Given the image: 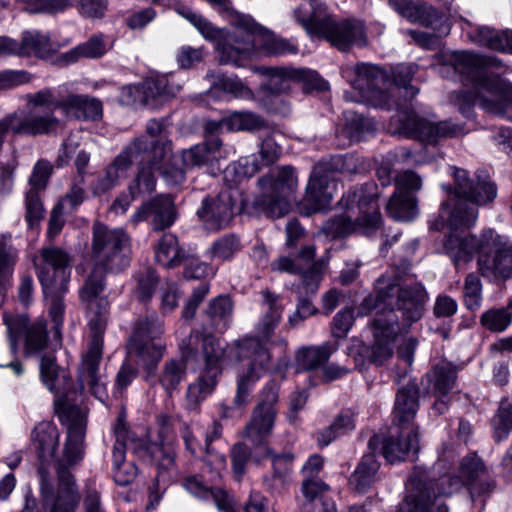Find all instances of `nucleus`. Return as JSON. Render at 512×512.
<instances>
[{"mask_svg": "<svg viewBox=\"0 0 512 512\" xmlns=\"http://www.w3.org/2000/svg\"><path fill=\"white\" fill-rule=\"evenodd\" d=\"M163 333V323L156 317L139 319L129 341V352L135 354L145 365H153L163 355L164 347L158 342Z\"/></svg>", "mask_w": 512, "mask_h": 512, "instance_id": "nucleus-14", "label": "nucleus"}, {"mask_svg": "<svg viewBox=\"0 0 512 512\" xmlns=\"http://www.w3.org/2000/svg\"><path fill=\"white\" fill-rule=\"evenodd\" d=\"M184 488L196 498L213 500L217 509L221 512H235V502L226 491L217 488H209L196 477H189L183 483Z\"/></svg>", "mask_w": 512, "mask_h": 512, "instance_id": "nucleus-28", "label": "nucleus"}, {"mask_svg": "<svg viewBox=\"0 0 512 512\" xmlns=\"http://www.w3.org/2000/svg\"><path fill=\"white\" fill-rule=\"evenodd\" d=\"M503 67L500 59L473 52H454L443 69L452 68L460 77L466 91L455 95L459 111L467 113L472 104L484 111L504 116L512 109V83L489 74V68Z\"/></svg>", "mask_w": 512, "mask_h": 512, "instance_id": "nucleus-4", "label": "nucleus"}, {"mask_svg": "<svg viewBox=\"0 0 512 512\" xmlns=\"http://www.w3.org/2000/svg\"><path fill=\"white\" fill-rule=\"evenodd\" d=\"M329 486L321 480L304 479L302 482L303 512H337L334 501L324 498Z\"/></svg>", "mask_w": 512, "mask_h": 512, "instance_id": "nucleus-26", "label": "nucleus"}, {"mask_svg": "<svg viewBox=\"0 0 512 512\" xmlns=\"http://www.w3.org/2000/svg\"><path fill=\"white\" fill-rule=\"evenodd\" d=\"M469 39L489 49L512 53V30L497 31L487 26L472 27Z\"/></svg>", "mask_w": 512, "mask_h": 512, "instance_id": "nucleus-29", "label": "nucleus"}, {"mask_svg": "<svg viewBox=\"0 0 512 512\" xmlns=\"http://www.w3.org/2000/svg\"><path fill=\"white\" fill-rule=\"evenodd\" d=\"M232 312L233 303L228 296L214 298L203 311L202 328L192 330L179 345L182 357L186 361L204 363L201 374L187 388L186 406L189 410H197L218 384L222 374L225 348L211 332L225 331L231 322Z\"/></svg>", "mask_w": 512, "mask_h": 512, "instance_id": "nucleus-3", "label": "nucleus"}, {"mask_svg": "<svg viewBox=\"0 0 512 512\" xmlns=\"http://www.w3.org/2000/svg\"><path fill=\"white\" fill-rule=\"evenodd\" d=\"M389 4L402 17L427 27H432L441 18L436 9L419 1L389 0Z\"/></svg>", "mask_w": 512, "mask_h": 512, "instance_id": "nucleus-27", "label": "nucleus"}, {"mask_svg": "<svg viewBox=\"0 0 512 512\" xmlns=\"http://www.w3.org/2000/svg\"><path fill=\"white\" fill-rule=\"evenodd\" d=\"M178 12L189 21L206 40L216 42V47L219 42L224 43L229 40V35H226L224 30L217 28L209 20L191 9L184 7L179 9Z\"/></svg>", "mask_w": 512, "mask_h": 512, "instance_id": "nucleus-41", "label": "nucleus"}, {"mask_svg": "<svg viewBox=\"0 0 512 512\" xmlns=\"http://www.w3.org/2000/svg\"><path fill=\"white\" fill-rule=\"evenodd\" d=\"M71 263L72 256L60 247L50 246L39 250L33 264L44 297L55 289L62 293L68 290Z\"/></svg>", "mask_w": 512, "mask_h": 512, "instance_id": "nucleus-13", "label": "nucleus"}, {"mask_svg": "<svg viewBox=\"0 0 512 512\" xmlns=\"http://www.w3.org/2000/svg\"><path fill=\"white\" fill-rule=\"evenodd\" d=\"M57 50L48 34L37 30L24 31L21 35V57L34 55L46 58Z\"/></svg>", "mask_w": 512, "mask_h": 512, "instance_id": "nucleus-32", "label": "nucleus"}, {"mask_svg": "<svg viewBox=\"0 0 512 512\" xmlns=\"http://www.w3.org/2000/svg\"><path fill=\"white\" fill-rule=\"evenodd\" d=\"M292 73L295 83L301 85L304 93L325 91L329 87L328 83L314 70L294 68V72Z\"/></svg>", "mask_w": 512, "mask_h": 512, "instance_id": "nucleus-50", "label": "nucleus"}, {"mask_svg": "<svg viewBox=\"0 0 512 512\" xmlns=\"http://www.w3.org/2000/svg\"><path fill=\"white\" fill-rule=\"evenodd\" d=\"M493 436L496 442L507 437L512 430V402L503 400L493 420Z\"/></svg>", "mask_w": 512, "mask_h": 512, "instance_id": "nucleus-52", "label": "nucleus"}, {"mask_svg": "<svg viewBox=\"0 0 512 512\" xmlns=\"http://www.w3.org/2000/svg\"><path fill=\"white\" fill-rule=\"evenodd\" d=\"M9 0H0L5 5ZM31 13H58L73 5L74 0H19Z\"/></svg>", "mask_w": 512, "mask_h": 512, "instance_id": "nucleus-51", "label": "nucleus"}, {"mask_svg": "<svg viewBox=\"0 0 512 512\" xmlns=\"http://www.w3.org/2000/svg\"><path fill=\"white\" fill-rule=\"evenodd\" d=\"M345 160L343 156H335L330 161H322L314 166L305 196L300 203V209L306 215L326 209L330 205L336 188L334 174L345 170Z\"/></svg>", "mask_w": 512, "mask_h": 512, "instance_id": "nucleus-11", "label": "nucleus"}, {"mask_svg": "<svg viewBox=\"0 0 512 512\" xmlns=\"http://www.w3.org/2000/svg\"><path fill=\"white\" fill-rule=\"evenodd\" d=\"M512 311L506 308L491 309L482 314L481 324L492 332H502L511 323Z\"/></svg>", "mask_w": 512, "mask_h": 512, "instance_id": "nucleus-53", "label": "nucleus"}, {"mask_svg": "<svg viewBox=\"0 0 512 512\" xmlns=\"http://www.w3.org/2000/svg\"><path fill=\"white\" fill-rule=\"evenodd\" d=\"M456 381V371L450 365H438L434 370V390L440 395H446Z\"/></svg>", "mask_w": 512, "mask_h": 512, "instance_id": "nucleus-57", "label": "nucleus"}, {"mask_svg": "<svg viewBox=\"0 0 512 512\" xmlns=\"http://www.w3.org/2000/svg\"><path fill=\"white\" fill-rule=\"evenodd\" d=\"M451 170L455 182L454 194L450 195L449 199L443 204H448L452 208L454 206V201L466 198V196L471 192L476 181L469 178L466 170L456 167L451 168Z\"/></svg>", "mask_w": 512, "mask_h": 512, "instance_id": "nucleus-55", "label": "nucleus"}, {"mask_svg": "<svg viewBox=\"0 0 512 512\" xmlns=\"http://www.w3.org/2000/svg\"><path fill=\"white\" fill-rule=\"evenodd\" d=\"M336 350L337 346L329 342L319 346L302 347L297 351L295 360L299 369L310 371L326 363Z\"/></svg>", "mask_w": 512, "mask_h": 512, "instance_id": "nucleus-34", "label": "nucleus"}, {"mask_svg": "<svg viewBox=\"0 0 512 512\" xmlns=\"http://www.w3.org/2000/svg\"><path fill=\"white\" fill-rule=\"evenodd\" d=\"M491 242L484 245L478 258V268L484 277L509 278L512 275V246L491 229Z\"/></svg>", "mask_w": 512, "mask_h": 512, "instance_id": "nucleus-16", "label": "nucleus"}, {"mask_svg": "<svg viewBox=\"0 0 512 512\" xmlns=\"http://www.w3.org/2000/svg\"><path fill=\"white\" fill-rule=\"evenodd\" d=\"M342 73L351 85L358 90L362 97L379 98L375 105L391 109L390 96L381 90L387 75L379 66L361 63L355 66H345Z\"/></svg>", "mask_w": 512, "mask_h": 512, "instance_id": "nucleus-15", "label": "nucleus"}, {"mask_svg": "<svg viewBox=\"0 0 512 512\" xmlns=\"http://www.w3.org/2000/svg\"><path fill=\"white\" fill-rule=\"evenodd\" d=\"M3 319L10 336V349L12 353H15L17 350L15 337L20 333L25 334V352L28 355L39 353L47 346L48 333L44 320H36L33 323H29L25 315L13 316L7 313L3 315Z\"/></svg>", "mask_w": 512, "mask_h": 512, "instance_id": "nucleus-17", "label": "nucleus"}, {"mask_svg": "<svg viewBox=\"0 0 512 512\" xmlns=\"http://www.w3.org/2000/svg\"><path fill=\"white\" fill-rule=\"evenodd\" d=\"M386 212L396 221L413 220L418 212L415 195L395 191L387 203Z\"/></svg>", "mask_w": 512, "mask_h": 512, "instance_id": "nucleus-38", "label": "nucleus"}, {"mask_svg": "<svg viewBox=\"0 0 512 512\" xmlns=\"http://www.w3.org/2000/svg\"><path fill=\"white\" fill-rule=\"evenodd\" d=\"M146 133L152 137L157 138L156 140L148 141L145 139L149 146L145 152L150 150L149 156H153L155 159L167 160L172 154L171 142L167 139V126L163 120L152 119L148 121L146 125Z\"/></svg>", "mask_w": 512, "mask_h": 512, "instance_id": "nucleus-35", "label": "nucleus"}, {"mask_svg": "<svg viewBox=\"0 0 512 512\" xmlns=\"http://www.w3.org/2000/svg\"><path fill=\"white\" fill-rule=\"evenodd\" d=\"M224 157L222 141L219 138L207 139L181 152L182 165L185 169L212 164Z\"/></svg>", "mask_w": 512, "mask_h": 512, "instance_id": "nucleus-25", "label": "nucleus"}, {"mask_svg": "<svg viewBox=\"0 0 512 512\" xmlns=\"http://www.w3.org/2000/svg\"><path fill=\"white\" fill-rule=\"evenodd\" d=\"M355 421L353 414L346 411L342 412L335 417L330 426L323 429L317 438L318 444L327 446L335 439L346 435L348 432L354 430Z\"/></svg>", "mask_w": 512, "mask_h": 512, "instance_id": "nucleus-42", "label": "nucleus"}, {"mask_svg": "<svg viewBox=\"0 0 512 512\" xmlns=\"http://www.w3.org/2000/svg\"><path fill=\"white\" fill-rule=\"evenodd\" d=\"M60 108L68 118L77 120H98L102 116L101 102L86 95L71 94L57 101Z\"/></svg>", "mask_w": 512, "mask_h": 512, "instance_id": "nucleus-24", "label": "nucleus"}, {"mask_svg": "<svg viewBox=\"0 0 512 512\" xmlns=\"http://www.w3.org/2000/svg\"><path fill=\"white\" fill-rule=\"evenodd\" d=\"M137 280V289L136 294L137 297L141 301H146L149 299L158 283V277L155 271L151 268H147L141 272H139L136 276Z\"/></svg>", "mask_w": 512, "mask_h": 512, "instance_id": "nucleus-60", "label": "nucleus"}, {"mask_svg": "<svg viewBox=\"0 0 512 512\" xmlns=\"http://www.w3.org/2000/svg\"><path fill=\"white\" fill-rule=\"evenodd\" d=\"M225 129L230 132L254 131L265 127V121L257 114L248 111L233 112L224 117Z\"/></svg>", "mask_w": 512, "mask_h": 512, "instance_id": "nucleus-43", "label": "nucleus"}, {"mask_svg": "<svg viewBox=\"0 0 512 512\" xmlns=\"http://www.w3.org/2000/svg\"><path fill=\"white\" fill-rule=\"evenodd\" d=\"M327 9L326 4H321L315 7L309 17L300 16L301 9L294 10L293 15L309 35L326 39L340 51H348L353 45H366L367 38L362 22L357 20L336 22Z\"/></svg>", "mask_w": 512, "mask_h": 512, "instance_id": "nucleus-8", "label": "nucleus"}, {"mask_svg": "<svg viewBox=\"0 0 512 512\" xmlns=\"http://www.w3.org/2000/svg\"><path fill=\"white\" fill-rule=\"evenodd\" d=\"M185 254L179 246L178 238L171 233L164 234L155 246V260L165 268L182 265Z\"/></svg>", "mask_w": 512, "mask_h": 512, "instance_id": "nucleus-33", "label": "nucleus"}, {"mask_svg": "<svg viewBox=\"0 0 512 512\" xmlns=\"http://www.w3.org/2000/svg\"><path fill=\"white\" fill-rule=\"evenodd\" d=\"M178 91L179 88L171 85L167 77L149 79L146 80L143 85V101L146 104H148L150 100L163 101L174 97Z\"/></svg>", "mask_w": 512, "mask_h": 512, "instance_id": "nucleus-46", "label": "nucleus"}, {"mask_svg": "<svg viewBox=\"0 0 512 512\" xmlns=\"http://www.w3.org/2000/svg\"><path fill=\"white\" fill-rule=\"evenodd\" d=\"M255 73L263 74L269 77L265 90L271 94L286 93L291 89V83L294 82V68L284 67H255Z\"/></svg>", "mask_w": 512, "mask_h": 512, "instance_id": "nucleus-39", "label": "nucleus"}, {"mask_svg": "<svg viewBox=\"0 0 512 512\" xmlns=\"http://www.w3.org/2000/svg\"><path fill=\"white\" fill-rule=\"evenodd\" d=\"M40 491L43 508L47 512H75L80 495L75 481L59 482L54 492L48 476L40 469Z\"/></svg>", "mask_w": 512, "mask_h": 512, "instance_id": "nucleus-19", "label": "nucleus"}, {"mask_svg": "<svg viewBox=\"0 0 512 512\" xmlns=\"http://www.w3.org/2000/svg\"><path fill=\"white\" fill-rule=\"evenodd\" d=\"M233 200L228 191L215 197H206L197 210L199 219L209 230H220L230 223L233 217Z\"/></svg>", "mask_w": 512, "mask_h": 512, "instance_id": "nucleus-21", "label": "nucleus"}, {"mask_svg": "<svg viewBox=\"0 0 512 512\" xmlns=\"http://www.w3.org/2000/svg\"><path fill=\"white\" fill-rule=\"evenodd\" d=\"M262 296L264 311L256 326V336L238 343L239 356L247 360L237 376L233 405L238 409H244L249 404L253 387L270 370L272 357L262 340L268 342L271 339L282 317L280 296L269 290L262 291Z\"/></svg>", "mask_w": 512, "mask_h": 512, "instance_id": "nucleus-5", "label": "nucleus"}, {"mask_svg": "<svg viewBox=\"0 0 512 512\" xmlns=\"http://www.w3.org/2000/svg\"><path fill=\"white\" fill-rule=\"evenodd\" d=\"M379 462L375 453H367L350 478V484L359 493H365L374 481Z\"/></svg>", "mask_w": 512, "mask_h": 512, "instance_id": "nucleus-40", "label": "nucleus"}, {"mask_svg": "<svg viewBox=\"0 0 512 512\" xmlns=\"http://www.w3.org/2000/svg\"><path fill=\"white\" fill-rule=\"evenodd\" d=\"M149 143L143 138H136L126 146L114 160L104 169L103 174L93 186V193L101 195L118 185L119 180L126 175L137 155L147 150Z\"/></svg>", "mask_w": 512, "mask_h": 512, "instance_id": "nucleus-18", "label": "nucleus"}, {"mask_svg": "<svg viewBox=\"0 0 512 512\" xmlns=\"http://www.w3.org/2000/svg\"><path fill=\"white\" fill-rule=\"evenodd\" d=\"M39 452L38 457L41 463L38 468L39 474L40 469L43 468L44 474L48 476L45 466L53 462L59 482L75 481L68 470L83 460L84 453L82 450H39Z\"/></svg>", "mask_w": 512, "mask_h": 512, "instance_id": "nucleus-23", "label": "nucleus"}, {"mask_svg": "<svg viewBox=\"0 0 512 512\" xmlns=\"http://www.w3.org/2000/svg\"><path fill=\"white\" fill-rule=\"evenodd\" d=\"M416 72L417 65L412 63L398 64L392 70L395 87L388 95L391 109L397 110L391 120V125L395 126L393 133L430 144L463 134L464 128L460 125L420 118L410 109V101L418 94V89L410 84Z\"/></svg>", "mask_w": 512, "mask_h": 512, "instance_id": "nucleus-6", "label": "nucleus"}, {"mask_svg": "<svg viewBox=\"0 0 512 512\" xmlns=\"http://www.w3.org/2000/svg\"><path fill=\"white\" fill-rule=\"evenodd\" d=\"M354 323V312L351 308L340 310L331 323V334L335 338H345Z\"/></svg>", "mask_w": 512, "mask_h": 512, "instance_id": "nucleus-61", "label": "nucleus"}, {"mask_svg": "<svg viewBox=\"0 0 512 512\" xmlns=\"http://www.w3.org/2000/svg\"><path fill=\"white\" fill-rule=\"evenodd\" d=\"M261 195L255 205L267 216L279 218L289 212L298 179L291 166H283L258 179Z\"/></svg>", "mask_w": 512, "mask_h": 512, "instance_id": "nucleus-10", "label": "nucleus"}, {"mask_svg": "<svg viewBox=\"0 0 512 512\" xmlns=\"http://www.w3.org/2000/svg\"><path fill=\"white\" fill-rule=\"evenodd\" d=\"M356 202L359 207V216L353 220L346 214L331 217L323 225V231L332 238L347 237L353 233L371 235L380 229L382 224L381 214L374 195L364 196L363 190H353L347 193L346 199L342 200L344 207Z\"/></svg>", "mask_w": 512, "mask_h": 512, "instance_id": "nucleus-9", "label": "nucleus"}, {"mask_svg": "<svg viewBox=\"0 0 512 512\" xmlns=\"http://www.w3.org/2000/svg\"><path fill=\"white\" fill-rule=\"evenodd\" d=\"M185 374V363L180 360L170 359L163 365L159 376V382L167 394H171L183 381Z\"/></svg>", "mask_w": 512, "mask_h": 512, "instance_id": "nucleus-44", "label": "nucleus"}, {"mask_svg": "<svg viewBox=\"0 0 512 512\" xmlns=\"http://www.w3.org/2000/svg\"><path fill=\"white\" fill-rule=\"evenodd\" d=\"M164 161L165 160L159 158L155 159L153 156H149L148 163L139 167L137 175L128 186L132 198L145 196L155 190V171L162 168L160 164Z\"/></svg>", "mask_w": 512, "mask_h": 512, "instance_id": "nucleus-31", "label": "nucleus"}, {"mask_svg": "<svg viewBox=\"0 0 512 512\" xmlns=\"http://www.w3.org/2000/svg\"><path fill=\"white\" fill-rule=\"evenodd\" d=\"M278 398L279 383L273 378L264 386L260 401L253 409L251 418L243 429L242 439L245 446L267 444L277 415Z\"/></svg>", "mask_w": 512, "mask_h": 512, "instance_id": "nucleus-12", "label": "nucleus"}, {"mask_svg": "<svg viewBox=\"0 0 512 512\" xmlns=\"http://www.w3.org/2000/svg\"><path fill=\"white\" fill-rule=\"evenodd\" d=\"M398 286L395 274L380 276L375 284L376 295L366 297L358 307L361 316L375 311L371 361L379 365L392 356L397 336L422 318L428 300L420 283Z\"/></svg>", "mask_w": 512, "mask_h": 512, "instance_id": "nucleus-2", "label": "nucleus"}, {"mask_svg": "<svg viewBox=\"0 0 512 512\" xmlns=\"http://www.w3.org/2000/svg\"><path fill=\"white\" fill-rule=\"evenodd\" d=\"M482 284L479 277L473 273L468 274L464 282V301L469 310L480 306Z\"/></svg>", "mask_w": 512, "mask_h": 512, "instance_id": "nucleus-59", "label": "nucleus"}, {"mask_svg": "<svg viewBox=\"0 0 512 512\" xmlns=\"http://www.w3.org/2000/svg\"><path fill=\"white\" fill-rule=\"evenodd\" d=\"M130 238L122 228H110L95 221L92 226L91 255L94 267L79 290L82 306L86 310L89 326L93 331L88 350L83 354L77 371L79 389L70 375L59 368L51 355L40 361V376L45 387L54 394L55 413L67 426V447L84 444L88 410L83 406L87 391L104 403L108 398L107 375L102 366L103 340L109 303L104 296V275L119 272L129 266Z\"/></svg>", "mask_w": 512, "mask_h": 512, "instance_id": "nucleus-1", "label": "nucleus"}, {"mask_svg": "<svg viewBox=\"0 0 512 512\" xmlns=\"http://www.w3.org/2000/svg\"><path fill=\"white\" fill-rule=\"evenodd\" d=\"M426 484L429 492H432L434 496H449L464 486V480L458 475L444 473L437 478L434 475L432 478L426 479Z\"/></svg>", "mask_w": 512, "mask_h": 512, "instance_id": "nucleus-47", "label": "nucleus"}, {"mask_svg": "<svg viewBox=\"0 0 512 512\" xmlns=\"http://www.w3.org/2000/svg\"><path fill=\"white\" fill-rule=\"evenodd\" d=\"M53 167L46 160H39L29 178L30 190L40 191L45 189L47 182L52 174Z\"/></svg>", "mask_w": 512, "mask_h": 512, "instance_id": "nucleus-62", "label": "nucleus"}, {"mask_svg": "<svg viewBox=\"0 0 512 512\" xmlns=\"http://www.w3.org/2000/svg\"><path fill=\"white\" fill-rule=\"evenodd\" d=\"M106 53V47L103 39L99 36L90 38L87 42L74 47L62 55V59L67 63H73L81 58H98Z\"/></svg>", "mask_w": 512, "mask_h": 512, "instance_id": "nucleus-45", "label": "nucleus"}, {"mask_svg": "<svg viewBox=\"0 0 512 512\" xmlns=\"http://www.w3.org/2000/svg\"><path fill=\"white\" fill-rule=\"evenodd\" d=\"M240 239L233 234L225 235L216 240L208 250L211 258L222 261L231 260L240 250Z\"/></svg>", "mask_w": 512, "mask_h": 512, "instance_id": "nucleus-48", "label": "nucleus"}, {"mask_svg": "<svg viewBox=\"0 0 512 512\" xmlns=\"http://www.w3.org/2000/svg\"><path fill=\"white\" fill-rule=\"evenodd\" d=\"M497 195V189L494 183L489 180L487 175L484 177L477 176V180L471 189V192L466 196L465 199H458L454 201L455 208L458 205L464 207L474 208L477 212L476 206L485 205L492 202Z\"/></svg>", "mask_w": 512, "mask_h": 512, "instance_id": "nucleus-37", "label": "nucleus"}, {"mask_svg": "<svg viewBox=\"0 0 512 512\" xmlns=\"http://www.w3.org/2000/svg\"><path fill=\"white\" fill-rule=\"evenodd\" d=\"M345 129L351 139L359 141L374 130L371 120L354 112L345 113Z\"/></svg>", "mask_w": 512, "mask_h": 512, "instance_id": "nucleus-54", "label": "nucleus"}, {"mask_svg": "<svg viewBox=\"0 0 512 512\" xmlns=\"http://www.w3.org/2000/svg\"><path fill=\"white\" fill-rule=\"evenodd\" d=\"M485 472V467L476 453H469L461 461L458 475L464 480V485L471 484Z\"/></svg>", "mask_w": 512, "mask_h": 512, "instance_id": "nucleus-56", "label": "nucleus"}, {"mask_svg": "<svg viewBox=\"0 0 512 512\" xmlns=\"http://www.w3.org/2000/svg\"><path fill=\"white\" fill-rule=\"evenodd\" d=\"M419 408V388L414 381H409L396 394L394 418L399 423H407L414 419Z\"/></svg>", "mask_w": 512, "mask_h": 512, "instance_id": "nucleus-30", "label": "nucleus"}, {"mask_svg": "<svg viewBox=\"0 0 512 512\" xmlns=\"http://www.w3.org/2000/svg\"><path fill=\"white\" fill-rule=\"evenodd\" d=\"M398 512H449L447 505L431 499V493L422 472H414L408 481V491L398 505Z\"/></svg>", "mask_w": 512, "mask_h": 512, "instance_id": "nucleus-20", "label": "nucleus"}, {"mask_svg": "<svg viewBox=\"0 0 512 512\" xmlns=\"http://www.w3.org/2000/svg\"><path fill=\"white\" fill-rule=\"evenodd\" d=\"M262 50L270 56H280L284 54L297 53V47L285 39L274 35L268 36L261 45Z\"/></svg>", "mask_w": 512, "mask_h": 512, "instance_id": "nucleus-63", "label": "nucleus"}, {"mask_svg": "<svg viewBox=\"0 0 512 512\" xmlns=\"http://www.w3.org/2000/svg\"><path fill=\"white\" fill-rule=\"evenodd\" d=\"M478 213L474 208L458 205L451 208L442 204L438 218L431 222L430 229L441 231L447 227L448 232L443 236L441 252L458 265L460 262H469L474 253H479L484 245L489 244L491 229L484 230L478 237L464 234L463 230L476 223Z\"/></svg>", "mask_w": 512, "mask_h": 512, "instance_id": "nucleus-7", "label": "nucleus"}, {"mask_svg": "<svg viewBox=\"0 0 512 512\" xmlns=\"http://www.w3.org/2000/svg\"><path fill=\"white\" fill-rule=\"evenodd\" d=\"M35 448H56L59 444V433L51 422H41L31 433Z\"/></svg>", "mask_w": 512, "mask_h": 512, "instance_id": "nucleus-49", "label": "nucleus"}, {"mask_svg": "<svg viewBox=\"0 0 512 512\" xmlns=\"http://www.w3.org/2000/svg\"><path fill=\"white\" fill-rule=\"evenodd\" d=\"M206 77L211 82V93L222 91L231 95L233 98L253 99L254 95L251 89L236 76L230 77L224 74H217L214 71H209Z\"/></svg>", "mask_w": 512, "mask_h": 512, "instance_id": "nucleus-36", "label": "nucleus"}, {"mask_svg": "<svg viewBox=\"0 0 512 512\" xmlns=\"http://www.w3.org/2000/svg\"><path fill=\"white\" fill-rule=\"evenodd\" d=\"M396 192L411 193L419 191L422 187L421 177L411 170L395 175Z\"/></svg>", "mask_w": 512, "mask_h": 512, "instance_id": "nucleus-64", "label": "nucleus"}, {"mask_svg": "<svg viewBox=\"0 0 512 512\" xmlns=\"http://www.w3.org/2000/svg\"><path fill=\"white\" fill-rule=\"evenodd\" d=\"M176 207L170 195H158L143 203L132 216L134 223L152 217L154 230H163L170 227L176 220Z\"/></svg>", "mask_w": 512, "mask_h": 512, "instance_id": "nucleus-22", "label": "nucleus"}, {"mask_svg": "<svg viewBox=\"0 0 512 512\" xmlns=\"http://www.w3.org/2000/svg\"><path fill=\"white\" fill-rule=\"evenodd\" d=\"M411 151L405 148L399 150V154H389L385 160L381 163L380 167L377 170V176L382 186L390 185L391 181L394 179L395 172V162L398 158L408 159L411 156Z\"/></svg>", "mask_w": 512, "mask_h": 512, "instance_id": "nucleus-58", "label": "nucleus"}]
</instances>
